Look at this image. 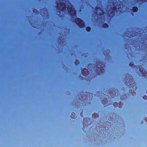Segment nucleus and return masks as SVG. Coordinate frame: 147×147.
Listing matches in <instances>:
<instances>
[{
    "instance_id": "obj_20",
    "label": "nucleus",
    "mask_w": 147,
    "mask_h": 147,
    "mask_svg": "<svg viewBox=\"0 0 147 147\" xmlns=\"http://www.w3.org/2000/svg\"><path fill=\"white\" fill-rule=\"evenodd\" d=\"M75 114L73 112L71 113V117L72 118H75Z\"/></svg>"
},
{
    "instance_id": "obj_9",
    "label": "nucleus",
    "mask_w": 147,
    "mask_h": 147,
    "mask_svg": "<svg viewBox=\"0 0 147 147\" xmlns=\"http://www.w3.org/2000/svg\"><path fill=\"white\" fill-rule=\"evenodd\" d=\"M90 119L89 118H84L83 119V126L84 128L87 127H88V121H90Z\"/></svg>"
},
{
    "instance_id": "obj_5",
    "label": "nucleus",
    "mask_w": 147,
    "mask_h": 147,
    "mask_svg": "<svg viewBox=\"0 0 147 147\" xmlns=\"http://www.w3.org/2000/svg\"><path fill=\"white\" fill-rule=\"evenodd\" d=\"M56 8L58 11L63 12L66 9L65 4L64 3L61 1L59 2V3L58 2V1L57 2Z\"/></svg>"
},
{
    "instance_id": "obj_17",
    "label": "nucleus",
    "mask_w": 147,
    "mask_h": 147,
    "mask_svg": "<svg viewBox=\"0 0 147 147\" xmlns=\"http://www.w3.org/2000/svg\"><path fill=\"white\" fill-rule=\"evenodd\" d=\"M129 66L132 68H134L135 67V65L132 62H131L129 64Z\"/></svg>"
},
{
    "instance_id": "obj_23",
    "label": "nucleus",
    "mask_w": 147,
    "mask_h": 147,
    "mask_svg": "<svg viewBox=\"0 0 147 147\" xmlns=\"http://www.w3.org/2000/svg\"><path fill=\"white\" fill-rule=\"evenodd\" d=\"M80 115L82 117H84V113L83 111H82L80 113Z\"/></svg>"
},
{
    "instance_id": "obj_2",
    "label": "nucleus",
    "mask_w": 147,
    "mask_h": 147,
    "mask_svg": "<svg viewBox=\"0 0 147 147\" xmlns=\"http://www.w3.org/2000/svg\"><path fill=\"white\" fill-rule=\"evenodd\" d=\"M79 101H81L82 106L86 105L89 106L90 104V102H88L90 101L92 98L93 96L91 93L88 92H81L80 95L78 94Z\"/></svg>"
},
{
    "instance_id": "obj_12",
    "label": "nucleus",
    "mask_w": 147,
    "mask_h": 147,
    "mask_svg": "<svg viewBox=\"0 0 147 147\" xmlns=\"http://www.w3.org/2000/svg\"><path fill=\"white\" fill-rule=\"evenodd\" d=\"M138 10V7H133L132 8V11L133 12H136Z\"/></svg>"
},
{
    "instance_id": "obj_16",
    "label": "nucleus",
    "mask_w": 147,
    "mask_h": 147,
    "mask_svg": "<svg viewBox=\"0 0 147 147\" xmlns=\"http://www.w3.org/2000/svg\"><path fill=\"white\" fill-rule=\"evenodd\" d=\"M110 15H111V16H110V17H113L114 16L115 14V12L113 11H112L110 12Z\"/></svg>"
},
{
    "instance_id": "obj_27",
    "label": "nucleus",
    "mask_w": 147,
    "mask_h": 147,
    "mask_svg": "<svg viewBox=\"0 0 147 147\" xmlns=\"http://www.w3.org/2000/svg\"><path fill=\"white\" fill-rule=\"evenodd\" d=\"M35 10L36 11H37V10L36 9H35Z\"/></svg>"
},
{
    "instance_id": "obj_6",
    "label": "nucleus",
    "mask_w": 147,
    "mask_h": 147,
    "mask_svg": "<svg viewBox=\"0 0 147 147\" xmlns=\"http://www.w3.org/2000/svg\"><path fill=\"white\" fill-rule=\"evenodd\" d=\"M142 66L138 65L136 67V69L140 73L141 75L144 78H147V72L142 67Z\"/></svg>"
},
{
    "instance_id": "obj_19",
    "label": "nucleus",
    "mask_w": 147,
    "mask_h": 147,
    "mask_svg": "<svg viewBox=\"0 0 147 147\" xmlns=\"http://www.w3.org/2000/svg\"><path fill=\"white\" fill-rule=\"evenodd\" d=\"M80 63V61L78 60H76L75 61V64L76 65H78Z\"/></svg>"
},
{
    "instance_id": "obj_22",
    "label": "nucleus",
    "mask_w": 147,
    "mask_h": 147,
    "mask_svg": "<svg viewBox=\"0 0 147 147\" xmlns=\"http://www.w3.org/2000/svg\"><path fill=\"white\" fill-rule=\"evenodd\" d=\"M113 10L114 11H117V7L116 6L114 5L113 7Z\"/></svg>"
},
{
    "instance_id": "obj_11",
    "label": "nucleus",
    "mask_w": 147,
    "mask_h": 147,
    "mask_svg": "<svg viewBox=\"0 0 147 147\" xmlns=\"http://www.w3.org/2000/svg\"><path fill=\"white\" fill-rule=\"evenodd\" d=\"M81 72L82 75L84 76H87L89 73L88 69L86 68L82 69Z\"/></svg>"
},
{
    "instance_id": "obj_8",
    "label": "nucleus",
    "mask_w": 147,
    "mask_h": 147,
    "mask_svg": "<svg viewBox=\"0 0 147 147\" xmlns=\"http://www.w3.org/2000/svg\"><path fill=\"white\" fill-rule=\"evenodd\" d=\"M67 9L68 13L72 17L74 16H76V11L73 7L72 5H71L70 7H69V6H68L67 7Z\"/></svg>"
},
{
    "instance_id": "obj_4",
    "label": "nucleus",
    "mask_w": 147,
    "mask_h": 147,
    "mask_svg": "<svg viewBox=\"0 0 147 147\" xmlns=\"http://www.w3.org/2000/svg\"><path fill=\"white\" fill-rule=\"evenodd\" d=\"M105 66V65L103 62L99 61L94 66L95 67V72L98 75L103 74L104 70L103 67Z\"/></svg>"
},
{
    "instance_id": "obj_3",
    "label": "nucleus",
    "mask_w": 147,
    "mask_h": 147,
    "mask_svg": "<svg viewBox=\"0 0 147 147\" xmlns=\"http://www.w3.org/2000/svg\"><path fill=\"white\" fill-rule=\"evenodd\" d=\"M124 80L125 84L129 88H131L129 90V92H131V94H132L134 96V94H135V91L136 90L137 88L136 83L134 81L133 77L128 74H127Z\"/></svg>"
},
{
    "instance_id": "obj_21",
    "label": "nucleus",
    "mask_w": 147,
    "mask_h": 147,
    "mask_svg": "<svg viewBox=\"0 0 147 147\" xmlns=\"http://www.w3.org/2000/svg\"><path fill=\"white\" fill-rule=\"evenodd\" d=\"M91 28L89 26H87L86 28V30L88 32H89L91 30Z\"/></svg>"
},
{
    "instance_id": "obj_18",
    "label": "nucleus",
    "mask_w": 147,
    "mask_h": 147,
    "mask_svg": "<svg viewBox=\"0 0 147 147\" xmlns=\"http://www.w3.org/2000/svg\"><path fill=\"white\" fill-rule=\"evenodd\" d=\"M137 1L142 3H144L146 2L147 0H137Z\"/></svg>"
},
{
    "instance_id": "obj_26",
    "label": "nucleus",
    "mask_w": 147,
    "mask_h": 147,
    "mask_svg": "<svg viewBox=\"0 0 147 147\" xmlns=\"http://www.w3.org/2000/svg\"><path fill=\"white\" fill-rule=\"evenodd\" d=\"M122 96H121V98H122V99H123V98H122Z\"/></svg>"
},
{
    "instance_id": "obj_13",
    "label": "nucleus",
    "mask_w": 147,
    "mask_h": 147,
    "mask_svg": "<svg viewBox=\"0 0 147 147\" xmlns=\"http://www.w3.org/2000/svg\"><path fill=\"white\" fill-rule=\"evenodd\" d=\"M93 65L92 64L90 63L88 65V68L89 69H93Z\"/></svg>"
},
{
    "instance_id": "obj_7",
    "label": "nucleus",
    "mask_w": 147,
    "mask_h": 147,
    "mask_svg": "<svg viewBox=\"0 0 147 147\" xmlns=\"http://www.w3.org/2000/svg\"><path fill=\"white\" fill-rule=\"evenodd\" d=\"M76 24L80 28H83L85 26V23L83 20L79 18H77L75 19Z\"/></svg>"
},
{
    "instance_id": "obj_10",
    "label": "nucleus",
    "mask_w": 147,
    "mask_h": 147,
    "mask_svg": "<svg viewBox=\"0 0 147 147\" xmlns=\"http://www.w3.org/2000/svg\"><path fill=\"white\" fill-rule=\"evenodd\" d=\"M123 105V103L120 102H119V103L116 102H115L113 103V106L115 107H118L119 108H121Z\"/></svg>"
},
{
    "instance_id": "obj_15",
    "label": "nucleus",
    "mask_w": 147,
    "mask_h": 147,
    "mask_svg": "<svg viewBox=\"0 0 147 147\" xmlns=\"http://www.w3.org/2000/svg\"><path fill=\"white\" fill-rule=\"evenodd\" d=\"M92 116L93 117L96 118L99 117V115L97 113H94L92 114Z\"/></svg>"
},
{
    "instance_id": "obj_24",
    "label": "nucleus",
    "mask_w": 147,
    "mask_h": 147,
    "mask_svg": "<svg viewBox=\"0 0 147 147\" xmlns=\"http://www.w3.org/2000/svg\"><path fill=\"white\" fill-rule=\"evenodd\" d=\"M143 98L145 100H146L147 99V96L146 95H144L143 96Z\"/></svg>"
},
{
    "instance_id": "obj_25",
    "label": "nucleus",
    "mask_w": 147,
    "mask_h": 147,
    "mask_svg": "<svg viewBox=\"0 0 147 147\" xmlns=\"http://www.w3.org/2000/svg\"><path fill=\"white\" fill-rule=\"evenodd\" d=\"M145 120L146 122H147V117H146L145 118Z\"/></svg>"
},
{
    "instance_id": "obj_1",
    "label": "nucleus",
    "mask_w": 147,
    "mask_h": 147,
    "mask_svg": "<svg viewBox=\"0 0 147 147\" xmlns=\"http://www.w3.org/2000/svg\"><path fill=\"white\" fill-rule=\"evenodd\" d=\"M105 90V89H103L104 93H101L99 91H97L96 92L97 96L99 97L101 99L102 102V104L104 106L108 105L109 103H108V100L107 97L106 96H109L112 98H113L114 97L117 96L118 94V90L114 88H110L109 87L108 89Z\"/></svg>"
},
{
    "instance_id": "obj_14",
    "label": "nucleus",
    "mask_w": 147,
    "mask_h": 147,
    "mask_svg": "<svg viewBox=\"0 0 147 147\" xmlns=\"http://www.w3.org/2000/svg\"><path fill=\"white\" fill-rule=\"evenodd\" d=\"M109 26L108 24L107 23H104L102 25V27L104 28H107Z\"/></svg>"
}]
</instances>
